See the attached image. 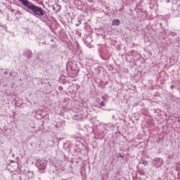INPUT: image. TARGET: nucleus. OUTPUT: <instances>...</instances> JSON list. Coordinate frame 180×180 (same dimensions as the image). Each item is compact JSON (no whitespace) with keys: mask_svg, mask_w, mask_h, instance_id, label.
I'll return each mask as SVG.
<instances>
[{"mask_svg":"<svg viewBox=\"0 0 180 180\" xmlns=\"http://www.w3.org/2000/svg\"><path fill=\"white\" fill-rule=\"evenodd\" d=\"M9 75L10 77H12V72H10Z\"/></svg>","mask_w":180,"mask_h":180,"instance_id":"obj_17","label":"nucleus"},{"mask_svg":"<svg viewBox=\"0 0 180 180\" xmlns=\"http://www.w3.org/2000/svg\"><path fill=\"white\" fill-rule=\"evenodd\" d=\"M79 25H81V20H78L77 23L75 24V26H77V27H78V26H79Z\"/></svg>","mask_w":180,"mask_h":180,"instance_id":"obj_10","label":"nucleus"},{"mask_svg":"<svg viewBox=\"0 0 180 180\" xmlns=\"http://www.w3.org/2000/svg\"><path fill=\"white\" fill-rule=\"evenodd\" d=\"M36 60L39 61V63H41V59H40V56H37Z\"/></svg>","mask_w":180,"mask_h":180,"instance_id":"obj_11","label":"nucleus"},{"mask_svg":"<svg viewBox=\"0 0 180 180\" xmlns=\"http://www.w3.org/2000/svg\"><path fill=\"white\" fill-rule=\"evenodd\" d=\"M120 25V20L119 19H114L112 21V26H119Z\"/></svg>","mask_w":180,"mask_h":180,"instance_id":"obj_6","label":"nucleus"},{"mask_svg":"<svg viewBox=\"0 0 180 180\" xmlns=\"http://www.w3.org/2000/svg\"><path fill=\"white\" fill-rule=\"evenodd\" d=\"M36 167H38V169L43 170L47 167V162L44 160H37L35 162Z\"/></svg>","mask_w":180,"mask_h":180,"instance_id":"obj_2","label":"nucleus"},{"mask_svg":"<svg viewBox=\"0 0 180 180\" xmlns=\"http://www.w3.org/2000/svg\"><path fill=\"white\" fill-rule=\"evenodd\" d=\"M148 123L149 124H154V120H153V119L148 120Z\"/></svg>","mask_w":180,"mask_h":180,"instance_id":"obj_9","label":"nucleus"},{"mask_svg":"<svg viewBox=\"0 0 180 180\" xmlns=\"http://www.w3.org/2000/svg\"><path fill=\"white\" fill-rule=\"evenodd\" d=\"M142 164L143 165H148V161L146 160H142Z\"/></svg>","mask_w":180,"mask_h":180,"instance_id":"obj_8","label":"nucleus"},{"mask_svg":"<svg viewBox=\"0 0 180 180\" xmlns=\"http://www.w3.org/2000/svg\"><path fill=\"white\" fill-rule=\"evenodd\" d=\"M97 102L98 105H101V106H106V101H103V99L97 98Z\"/></svg>","mask_w":180,"mask_h":180,"instance_id":"obj_5","label":"nucleus"},{"mask_svg":"<svg viewBox=\"0 0 180 180\" xmlns=\"http://www.w3.org/2000/svg\"><path fill=\"white\" fill-rule=\"evenodd\" d=\"M120 158H124V155H120Z\"/></svg>","mask_w":180,"mask_h":180,"instance_id":"obj_14","label":"nucleus"},{"mask_svg":"<svg viewBox=\"0 0 180 180\" xmlns=\"http://www.w3.org/2000/svg\"><path fill=\"white\" fill-rule=\"evenodd\" d=\"M23 6H25V11L28 13H31L33 16H36L37 18H39L40 20L42 22H47L49 20V18L47 17V14H46V11L39 7V6H36L33 4V3L29 1L28 0H18Z\"/></svg>","mask_w":180,"mask_h":180,"instance_id":"obj_1","label":"nucleus"},{"mask_svg":"<svg viewBox=\"0 0 180 180\" xmlns=\"http://www.w3.org/2000/svg\"><path fill=\"white\" fill-rule=\"evenodd\" d=\"M58 7H56V12H58Z\"/></svg>","mask_w":180,"mask_h":180,"instance_id":"obj_16","label":"nucleus"},{"mask_svg":"<svg viewBox=\"0 0 180 180\" xmlns=\"http://www.w3.org/2000/svg\"><path fill=\"white\" fill-rule=\"evenodd\" d=\"M11 162H15V161H13V160H11Z\"/></svg>","mask_w":180,"mask_h":180,"instance_id":"obj_18","label":"nucleus"},{"mask_svg":"<svg viewBox=\"0 0 180 180\" xmlns=\"http://www.w3.org/2000/svg\"><path fill=\"white\" fill-rule=\"evenodd\" d=\"M4 75H8V72H4Z\"/></svg>","mask_w":180,"mask_h":180,"instance_id":"obj_15","label":"nucleus"},{"mask_svg":"<svg viewBox=\"0 0 180 180\" xmlns=\"http://www.w3.org/2000/svg\"><path fill=\"white\" fill-rule=\"evenodd\" d=\"M153 161L155 162L153 167H155V165H158V164H160V165H162V164H164V160L160 158H155Z\"/></svg>","mask_w":180,"mask_h":180,"instance_id":"obj_4","label":"nucleus"},{"mask_svg":"<svg viewBox=\"0 0 180 180\" xmlns=\"http://www.w3.org/2000/svg\"><path fill=\"white\" fill-rule=\"evenodd\" d=\"M174 88H175V86H174V85H172V86H170V89H174Z\"/></svg>","mask_w":180,"mask_h":180,"instance_id":"obj_13","label":"nucleus"},{"mask_svg":"<svg viewBox=\"0 0 180 180\" xmlns=\"http://www.w3.org/2000/svg\"><path fill=\"white\" fill-rule=\"evenodd\" d=\"M139 172L140 175H144V172L143 170H140Z\"/></svg>","mask_w":180,"mask_h":180,"instance_id":"obj_12","label":"nucleus"},{"mask_svg":"<svg viewBox=\"0 0 180 180\" xmlns=\"http://www.w3.org/2000/svg\"><path fill=\"white\" fill-rule=\"evenodd\" d=\"M57 8H58V11H60L61 10V6L58 5V4H54L53 6V10L55 11V12H57Z\"/></svg>","mask_w":180,"mask_h":180,"instance_id":"obj_7","label":"nucleus"},{"mask_svg":"<svg viewBox=\"0 0 180 180\" xmlns=\"http://www.w3.org/2000/svg\"><path fill=\"white\" fill-rule=\"evenodd\" d=\"M24 54H25V57H27V60H30L31 58H33V52H32L30 49H27L24 52Z\"/></svg>","mask_w":180,"mask_h":180,"instance_id":"obj_3","label":"nucleus"}]
</instances>
